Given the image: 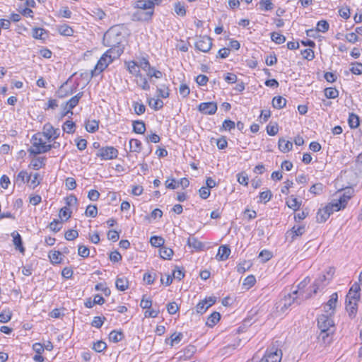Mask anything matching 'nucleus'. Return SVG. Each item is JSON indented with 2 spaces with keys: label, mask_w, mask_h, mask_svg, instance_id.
Returning a JSON list of instances; mask_svg holds the SVG:
<instances>
[{
  "label": "nucleus",
  "mask_w": 362,
  "mask_h": 362,
  "mask_svg": "<svg viewBox=\"0 0 362 362\" xmlns=\"http://www.w3.org/2000/svg\"><path fill=\"white\" fill-rule=\"evenodd\" d=\"M272 256V252L267 250H262L259 255V257L262 258L264 262L269 261Z\"/></svg>",
  "instance_id": "338daca9"
},
{
  "label": "nucleus",
  "mask_w": 362,
  "mask_h": 362,
  "mask_svg": "<svg viewBox=\"0 0 362 362\" xmlns=\"http://www.w3.org/2000/svg\"><path fill=\"white\" fill-rule=\"evenodd\" d=\"M325 95L327 98L334 99L338 97L339 91L335 88H327L325 89Z\"/></svg>",
  "instance_id": "79ce46f5"
},
{
  "label": "nucleus",
  "mask_w": 362,
  "mask_h": 362,
  "mask_svg": "<svg viewBox=\"0 0 362 362\" xmlns=\"http://www.w3.org/2000/svg\"><path fill=\"white\" fill-rule=\"evenodd\" d=\"M274 7V4L271 0H261L259 1V8L262 11H272Z\"/></svg>",
  "instance_id": "4c0bfd02"
},
{
  "label": "nucleus",
  "mask_w": 362,
  "mask_h": 362,
  "mask_svg": "<svg viewBox=\"0 0 362 362\" xmlns=\"http://www.w3.org/2000/svg\"><path fill=\"white\" fill-rule=\"evenodd\" d=\"M199 110L205 115H214L217 111V103L215 102L202 103Z\"/></svg>",
  "instance_id": "f8f14e48"
},
{
  "label": "nucleus",
  "mask_w": 362,
  "mask_h": 362,
  "mask_svg": "<svg viewBox=\"0 0 362 362\" xmlns=\"http://www.w3.org/2000/svg\"><path fill=\"white\" fill-rule=\"evenodd\" d=\"M124 337V333L121 330H112L109 334L110 341L114 343H117L122 341Z\"/></svg>",
  "instance_id": "393cba45"
},
{
  "label": "nucleus",
  "mask_w": 362,
  "mask_h": 362,
  "mask_svg": "<svg viewBox=\"0 0 362 362\" xmlns=\"http://www.w3.org/2000/svg\"><path fill=\"white\" fill-rule=\"evenodd\" d=\"M212 39L206 35L200 36L195 42V47L203 52H208L212 47Z\"/></svg>",
  "instance_id": "0eeeda50"
},
{
  "label": "nucleus",
  "mask_w": 362,
  "mask_h": 362,
  "mask_svg": "<svg viewBox=\"0 0 362 362\" xmlns=\"http://www.w3.org/2000/svg\"><path fill=\"white\" fill-rule=\"evenodd\" d=\"M107 348V344L105 341L100 340L93 343V349L98 353L103 351Z\"/></svg>",
  "instance_id": "5fc2aeb1"
},
{
  "label": "nucleus",
  "mask_w": 362,
  "mask_h": 362,
  "mask_svg": "<svg viewBox=\"0 0 362 362\" xmlns=\"http://www.w3.org/2000/svg\"><path fill=\"white\" fill-rule=\"evenodd\" d=\"M127 70L129 71V73L135 75H138L139 73V65L137 63H136L134 61H131L126 63Z\"/></svg>",
  "instance_id": "ea45409f"
},
{
  "label": "nucleus",
  "mask_w": 362,
  "mask_h": 362,
  "mask_svg": "<svg viewBox=\"0 0 362 362\" xmlns=\"http://www.w3.org/2000/svg\"><path fill=\"white\" fill-rule=\"evenodd\" d=\"M301 54L303 58L308 61L313 60L315 57L314 51L310 48H308L301 51Z\"/></svg>",
  "instance_id": "680f3d73"
},
{
  "label": "nucleus",
  "mask_w": 362,
  "mask_h": 362,
  "mask_svg": "<svg viewBox=\"0 0 362 362\" xmlns=\"http://www.w3.org/2000/svg\"><path fill=\"white\" fill-rule=\"evenodd\" d=\"M85 214L86 216H90L92 218H95L98 214V208L95 205H89L87 206L86 210L85 211Z\"/></svg>",
  "instance_id": "6e6d98bb"
},
{
  "label": "nucleus",
  "mask_w": 362,
  "mask_h": 362,
  "mask_svg": "<svg viewBox=\"0 0 362 362\" xmlns=\"http://www.w3.org/2000/svg\"><path fill=\"white\" fill-rule=\"evenodd\" d=\"M339 192V198L333 199L323 208L324 211L329 213V217L334 211H338L346 207L348 201L352 196L353 189L352 188H348L343 194L341 192Z\"/></svg>",
  "instance_id": "f03ea898"
},
{
  "label": "nucleus",
  "mask_w": 362,
  "mask_h": 362,
  "mask_svg": "<svg viewBox=\"0 0 362 362\" xmlns=\"http://www.w3.org/2000/svg\"><path fill=\"white\" fill-rule=\"evenodd\" d=\"M303 300H302L300 296L293 295V293H288V296H286L283 299V307L281 310H283L284 308L287 309L292 304L296 303L297 305H300Z\"/></svg>",
  "instance_id": "9b49d317"
},
{
  "label": "nucleus",
  "mask_w": 362,
  "mask_h": 362,
  "mask_svg": "<svg viewBox=\"0 0 362 362\" xmlns=\"http://www.w3.org/2000/svg\"><path fill=\"white\" fill-rule=\"evenodd\" d=\"M78 236V232L76 230L71 229L68 230L65 234L64 237L67 240H74Z\"/></svg>",
  "instance_id": "052dcab7"
},
{
  "label": "nucleus",
  "mask_w": 362,
  "mask_h": 362,
  "mask_svg": "<svg viewBox=\"0 0 362 362\" xmlns=\"http://www.w3.org/2000/svg\"><path fill=\"white\" fill-rule=\"evenodd\" d=\"M329 28V25L327 21H320L317 23L316 30L317 32L326 33Z\"/></svg>",
  "instance_id": "a18cd8bd"
},
{
  "label": "nucleus",
  "mask_w": 362,
  "mask_h": 362,
  "mask_svg": "<svg viewBox=\"0 0 362 362\" xmlns=\"http://www.w3.org/2000/svg\"><path fill=\"white\" fill-rule=\"evenodd\" d=\"M153 15V11H147L146 12L138 11L133 13L132 20L136 21H150Z\"/></svg>",
  "instance_id": "2eb2a0df"
},
{
  "label": "nucleus",
  "mask_w": 362,
  "mask_h": 362,
  "mask_svg": "<svg viewBox=\"0 0 362 362\" xmlns=\"http://www.w3.org/2000/svg\"><path fill=\"white\" fill-rule=\"evenodd\" d=\"M75 123L72 121L67 120L64 123L63 130L68 134H73L75 132Z\"/></svg>",
  "instance_id": "37998d69"
},
{
  "label": "nucleus",
  "mask_w": 362,
  "mask_h": 362,
  "mask_svg": "<svg viewBox=\"0 0 362 362\" xmlns=\"http://www.w3.org/2000/svg\"><path fill=\"white\" fill-rule=\"evenodd\" d=\"M45 33V30L41 28H34L32 30V36L35 39H43L42 35Z\"/></svg>",
  "instance_id": "bf43d9fd"
},
{
  "label": "nucleus",
  "mask_w": 362,
  "mask_h": 362,
  "mask_svg": "<svg viewBox=\"0 0 362 362\" xmlns=\"http://www.w3.org/2000/svg\"><path fill=\"white\" fill-rule=\"evenodd\" d=\"M83 95V92L78 93L76 95L70 98L65 104L64 109L66 110L67 107L72 110L78 104L80 99L82 98Z\"/></svg>",
  "instance_id": "6ab92c4d"
},
{
  "label": "nucleus",
  "mask_w": 362,
  "mask_h": 362,
  "mask_svg": "<svg viewBox=\"0 0 362 362\" xmlns=\"http://www.w3.org/2000/svg\"><path fill=\"white\" fill-rule=\"evenodd\" d=\"M42 130L43 135L48 141L51 139L55 140L60 135L59 129L54 128L53 126L49 123L45 124Z\"/></svg>",
  "instance_id": "1a4fd4ad"
},
{
  "label": "nucleus",
  "mask_w": 362,
  "mask_h": 362,
  "mask_svg": "<svg viewBox=\"0 0 362 362\" xmlns=\"http://www.w3.org/2000/svg\"><path fill=\"white\" fill-rule=\"evenodd\" d=\"M230 254V247L226 245H221L218 248V253L216 255V259L218 261H225L228 258Z\"/></svg>",
  "instance_id": "a211bd4d"
},
{
  "label": "nucleus",
  "mask_w": 362,
  "mask_h": 362,
  "mask_svg": "<svg viewBox=\"0 0 362 362\" xmlns=\"http://www.w3.org/2000/svg\"><path fill=\"white\" fill-rule=\"evenodd\" d=\"M301 203V201H298L294 195L290 196L286 202V205L295 211L299 209Z\"/></svg>",
  "instance_id": "aec40b11"
},
{
  "label": "nucleus",
  "mask_w": 362,
  "mask_h": 362,
  "mask_svg": "<svg viewBox=\"0 0 362 362\" xmlns=\"http://www.w3.org/2000/svg\"><path fill=\"white\" fill-rule=\"evenodd\" d=\"M146 131V125L145 123L141 120H136L133 122V132L142 134Z\"/></svg>",
  "instance_id": "bb28decb"
},
{
  "label": "nucleus",
  "mask_w": 362,
  "mask_h": 362,
  "mask_svg": "<svg viewBox=\"0 0 362 362\" xmlns=\"http://www.w3.org/2000/svg\"><path fill=\"white\" fill-rule=\"evenodd\" d=\"M329 218V213L320 209L317 213L316 219L318 223H325Z\"/></svg>",
  "instance_id": "e433bc0d"
},
{
  "label": "nucleus",
  "mask_w": 362,
  "mask_h": 362,
  "mask_svg": "<svg viewBox=\"0 0 362 362\" xmlns=\"http://www.w3.org/2000/svg\"><path fill=\"white\" fill-rule=\"evenodd\" d=\"M305 233V226H293L291 230H288L286 233V238L292 243L296 237L302 235Z\"/></svg>",
  "instance_id": "4468645a"
},
{
  "label": "nucleus",
  "mask_w": 362,
  "mask_h": 362,
  "mask_svg": "<svg viewBox=\"0 0 362 362\" xmlns=\"http://www.w3.org/2000/svg\"><path fill=\"white\" fill-rule=\"evenodd\" d=\"M348 122L351 129L357 128L359 126V117L354 113L349 114Z\"/></svg>",
  "instance_id": "c9c22d12"
},
{
  "label": "nucleus",
  "mask_w": 362,
  "mask_h": 362,
  "mask_svg": "<svg viewBox=\"0 0 362 362\" xmlns=\"http://www.w3.org/2000/svg\"><path fill=\"white\" fill-rule=\"evenodd\" d=\"M272 106L276 109H282L286 105V100L282 96H276L272 99Z\"/></svg>",
  "instance_id": "a878e982"
},
{
  "label": "nucleus",
  "mask_w": 362,
  "mask_h": 362,
  "mask_svg": "<svg viewBox=\"0 0 362 362\" xmlns=\"http://www.w3.org/2000/svg\"><path fill=\"white\" fill-rule=\"evenodd\" d=\"M272 197V193L270 190H266L259 194V201L264 203L268 202Z\"/></svg>",
  "instance_id": "13d9d810"
},
{
  "label": "nucleus",
  "mask_w": 362,
  "mask_h": 362,
  "mask_svg": "<svg viewBox=\"0 0 362 362\" xmlns=\"http://www.w3.org/2000/svg\"><path fill=\"white\" fill-rule=\"evenodd\" d=\"M282 358L281 350L276 349L267 352L262 358V362H280Z\"/></svg>",
  "instance_id": "ddd939ff"
},
{
  "label": "nucleus",
  "mask_w": 362,
  "mask_h": 362,
  "mask_svg": "<svg viewBox=\"0 0 362 362\" xmlns=\"http://www.w3.org/2000/svg\"><path fill=\"white\" fill-rule=\"evenodd\" d=\"M360 290V287L358 285H354L349 290V293L347 295V298L351 296V298L353 300H356L359 298L358 291Z\"/></svg>",
  "instance_id": "de8ad7c7"
},
{
  "label": "nucleus",
  "mask_w": 362,
  "mask_h": 362,
  "mask_svg": "<svg viewBox=\"0 0 362 362\" xmlns=\"http://www.w3.org/2000/svg\"><path fill=\"white\" fill-rule=\"evenodd\" d=\"M183 334L180 332L176 334L173 333L170 338L165 339V343L170 344V346H173L175 344H178L182 339Z\"/></svg>",
  "instance_id": "c85d7f7f"
},
{
  "label": "nucleus",
  "mask_w": 362,
  "mask_h": 362,
  "mask_svg": "<svg viewBox=\"0 0 362 362\" xmlns=\"http://www.w3.org/2000/svg\"><path fill=\"white\" fill-rule=\"evenodd\" d=\"M139 69L141 68L143 70L146 71H151V66L149 64V62L146 58H142L139 60Z\"/></svg>",
  "instance_id": "69168bd1"
},
{
  "label": "nucleus",
  "mask_w": 362,
  "mask_h": 362,
  "mask_svg": "<svg viewBox=\"0 0 362 362\" xmlns=\"http://www.w3.org/2000/svg\"><path fill=\"white\" fill-rule=\"evenodd\" d=\"M129 148L131 152L139 153L141 151V143L139 140L132 139L129 141Z\"/></svg>",
  "instance_id": "7c9ffc66"
},
{
  "label": "nucleus",
  "mask_w": 362,
  "mask_h": 362,
  "mask_svg": "<svg viewBox=\"0 0 362 362\" xmlns=\"http://www.w3.org/2000/svg\"><path fill=\"white\" fill-rule=\"evenodd\" d=\"M310 278L306 277L301 282H300L297 286V289L292 291L293 295L300 296V298L303 300L310 298L312 296L311 293H306L305 292V288L310 283Z\"/></svg>",
  "instance_id": "6e6552de"
},
{
  "label": "nucleus",
  "mask_w": 362,
  "mask_h": 362,
  "mask_svg": "<svg viewBox=\"0 0 362 362\" xmlns=\"http://www.w3.org/2000/svg\"><path fill=\"white\" fill-rule=\"evenodd\" d=\"M187 245L197 250H202L204 244L194 237H189L187 240Z\"/></svg>",
  "instance_id": "cd10ccee"
},
{
  "label": "nucleus",
  "mask_w": 362,
  "mask_h": 362,
  "mask_svg": "<svg viewBox=\"0 0 362 362\" xmlns=\"http://www.w3.org/2000/svg\"><path fill=\"white\" fill-rule=\"evenodd\" d=\"M13 236V242L16 247V249L18 250L21 252L23 253L25 251V248L23 246V241L21 236L17 232H13L12 233Z\"/></svg>",
  "instance_id": "4be33fe9"
},
{
  "label": "nucleus",
  "mask_w": 362,
  "mask_h": 362,
  "mask_svg": "<svg viewBox=\"0 0 362 362\" xmlns=\"http://www.w3.org/2000/svg\"><path fill=\"white\" fill-rule=\"evenodd\" d=\"M85 127L87 132L94 133L99 129L98 122L96 120L88 121Z\"/></svg>",
  "instance_id": "f704fd0d"
},
{
  "label": "nucleus",
  "mask_w": 362,
  "mask_h": 362,
  "mask_svg": "<svg viewBox=\"0 0 362 362\" xmlns=\"http://www.w3.org/2000/svg\"><path fill=\"white\" fill-rule=\"evenodd\" d=\"M324 185L322 183H316L313 185L310 188V192L315 194L319 195L323 192Z\"/></svg>",
  "instance_id": "a19ab883"
},
{
  "label": "nucleus",
  "mask_w": 362,
  "mask_h": 362,
  "mask_svg": "<svg viewBox=\"0 0 362 362\" xmlns=\"http://www.w3.org/2000/svg\"><path fill=\"white\" fill-rule=\"evenodd\" d=\"M116 288L121 291H124L129 287V282L125 277H117L115 282Z\"/></svg>",
  "instance_id": "b1692460"
},
{
  "label": "nucleus",
  "mask_w": 362,
  "mask_h": 362,
  "mask_svg": "<svg viewBox=\"0 0 362 362\" xmlns=\"http://www.w3.org/2000/svg\"><path fill=\"white\" fill-rule=\"evenodd\" d=\"M62 253L59 251L51 252L49 254V258L52 263L58 264L62 262Z\"/></svg>",
  "instance_id": "49530a36"
},
{
  "label": "nucleus",
  "mask_w": 362,
  "mask_h": 362,
  "mask_svg": "<svg viewBox=\"0 0 362 362\" xmlns=\"http://www.w3.org/2000/svg\"><path fill=\"white\" fill-rule=\"evenodd\" d=\"M58 31L61 35L65 36H71L74 33L73 29L66 24L59 25Z\"/></svg>",
  "instance_id": "72a5a7b5"
},
{
  "label": "nucleus",
  "mask_w": 362,
  "mask_h": 362,
  "mask_svg": "<svg viewBox=\"0 0 362 362\" xmlns=\"http://www.w3.org/2000/svg\"><path fill=\"white\" fill-rule=\"evenodd\" d=\"M293 148V144L289 141H286L281 138L279 140V148L281 152L286 153L290 151Z\"/></svg>",
  "instance_id": "5701e85b"
},
{
  "label": "nucleus",
  "mask_w": 362,
  "mask_h": 362,
  "mask_svg": "<svg viewBox=\"0 0 362 362\" xmlns=\"http://www.w3.org/2000/svg\"><path fill=\"white\" fill-rule=\"evenodd\" d=\"M65 185L69 190L74 189L77 186L76 182L73 177H67L65 181Z\"/></svg>",
  "instance_id": "774afa93"
},
{
  "label": "nucleus",
  "mask_w": 362,
  "mask_h": 362,
  "mask_svg": "<svg viewBox=\"0 0 362 362\" xmlns=\"http://www.w3.org/2000/svg\"><path fill=\"white\" fill-rule=\"evenodd\" d=\"M173 277L178 279L179 281L185 277V272L183 269H180L179 267H175V269L173 272Z\"/></svg>",
  "instance_id": "e2e57ef3"
},
{
  "label": "nucleus",
  "mask_w": 362,
  "mask_h": 362,
  "mask_svg": "<svg viewBox=\"0 0 362 362\" xmlns=\"http://www.w3.org/2000/svg\"><path fill=\"white\" fill-rule=\"evenodd\" d=\"M150 243L153 247H161L163 246L165 240L160 236L154 235L151 238Z\"/></svg>",
  "instance_id": "58836bf2"
},
{
  "label": "nucleus",
  "mask_w": 362,
  "mask_h": 362,
  "mask_svg": "<svg viewBox=\"0 0 362 362\" xmlns=\"http://www.w3.org/2000/svg\"><path fill=\"white\" fill-rule=\"evenodd\" d=\"M31 179V175H28V173L25 170H21L17 175L16 181H21V183H25V180L28 182Z\"/></svg>",
  "instance_id": "09e8293b"
},
{
  "label": "nucleus",
  "mask_w": 362,
  "mask_h": 362,
  "mask_svg": "<svg viewBox=\"0 0 362 362\" xmlns=\"http://www.w3.org/2000/svg\"><path fill=\"white\" fill-rule=\"evenodd\" d=\"M159 252L160 257L164 259H170L171 257L173 255V250L165 246H162L160 248Z\"/></svg>",
  "instance_id": "473e14b6"
},
{
  "label": "nucleus",
  "mask_w": 362,
  "mask_h": 362,
  "mask_svg": "<svg viewBox=\"0 0 362 362\" xmlns=\"http://www.w3.org/2000/svg\"><path fill=\"white\" fill-rule=\"evenodd\" d=\"M346 303H347V301H346ZM356 306H357V304H356V301L353 303L351 300H349V303H346V309L349 312L350 316L355 315V314L356 313V310H357Z\"/></svg>",
  "instance_id": "8fccbe9b"
},
{
  "label": "nucleus",
  "mask_w": 362,
  "mask_h": 362,
  "mask_svg": "<svg viewBox=\"0 0 362 362\" xmlns=\"http://www.w3.org/2000/svg\"><path fill=\"white\" fill-rule=\"evenodd\" d=\"M221 318V315L218 312H214L207 318L206 325L209 327H214Z\"/></svg>",
  "instance_id": "c756f323"
},
{
  "label": "nucleus",
  "mask_w": 362,
  "mask_h": 362,
  "mask_svg": "<svg viewBox=\"0 0 362 362\" xmlns=\"http://www.w3.org/2000/svg\"><path fill=\"white\" fill-rule=\"evenodd\" d=\"M31 141L33 146L28 150V152L31 154L37 155L46 153L51 150V146L43 141L40 133L34 134L32 137Z\"/></svg>",
  "instance_id": "7ed1b4c3"
},
{
  "label": "nucleus",
  "mask_w": 362,
  "mask_h": 362,
  "mask_svg": "<svg viewBox=\"0 0 362 362\" xmlns=\"http://www.w3.org/2000/svg\"><path fill=\"white\" fill-rule=\"evenodd\" d=\"M333 273L334 272H333L332 269H329V272H327V275L329 276V278H327L325 274H322L315 281V282L313 283V284L312 286L313 288V293L314 294L317 293V290L320 288V286H324L326 285V284H325V282L327 280H329L332 278Z\"/></svg>",
  "instance_id": "9d476101"
},
{
  "label": "nucleus",
  "mask_w": 362,
  "mask_h": 362,
  "mask_svg": "<svg viewBox=\"0 0 362 362\" xmlns=\"http://www.w3.org/2000/svg\"><path fill=\"white\" fill-rule=\"evenodd\" d=\"M62 221H59L57 219H54L53 221H52L48 227L49 229L55 233L59 231L62 228Z\"/></svg>",
  "instance_id": "3c124183"
},
{
  "label": "nucleus",
  "mask_w": 362,
  "mask_h": 362,
  "mask_svg": "<svg viewBox=\"0 0 362 362\" xmlns=\"http://www.w3.org/2000/svg\"><path fill=\"white\" fill-rule=\"evenodd\" d=\"M133 6L134 8L153 11H154V4L149 0H137L134 2Z\"/></svg>",
  "instance_id": "dca6fc26"
},
{
  "label": "nucleus",
  "mask_w": 362,
  "mask_h": 362,
  "mask_svg": "<svg viewBox=\"0 0 362 362\" xmlns=\"http://www.w3.org/2000/svg\"><path fill=\"white\" fill-rule=\"evenodd\" d=\"M112 53H107L106 51L98 60L93 70L91 71L92 76L101 73L107 66L117 57H112Z\"/></svg>",
  "instance_id": "20e7f679"
},
{
  "label": "nucleus",
  "mask_w": 362,
  "mask_h": 362,
  "mask_svg": "<svg viewBox=\"0 0 362 362\" xmlns=\"http://www.w3.org/2000/svg\"><path fill=\"white\" fill-rule=\"evenodd\" d=\"M133 107H134V112L137 115H141L144 114L146 111V106L143 103H140L139 102H134L133 103Z\"/></svg>",
  "instance_id": "603ef678"
},
{
  "label": "nucleus",
  "mask_w": 362,
  "mask_h": 362,
  "mask_svg": "<svg viewBox=\"0 0 362 362\" xmlns=\"http://www.w3.org/2000/svg\"><path fill=\"white\" fill-rule=\"evenodd\" d=\"M352 66L350 69V71L352 74L356 75H360L362 74V63L361 62H354L351 64Z\"/></svg>",
  "instance_id": "4d7b16f0"
},
{
  "label": "nucleus",
  "mask_w": 362,
  "mask_h": 362,
  "mask_svg": "<svg viewBox=\"0 0 362 362\" xmlns=\"http://www.w3.org/2000/svg\"><path fill=\"white\" fill-rule=\"evenodd\" d=\"M334 331L320 330L318 339L319 340H322L323 344L326 346L332 342V335Z\"/></svg>",
  "instance_id": "412c9836"
},
{
  "label": "nucleus",
  "mask_w": 362,
  "mask_h": 362,
  "mask_svg": "<svg viewBox=\"0 0 362 362\" xmlns=\"http://www.w3.org/2000/svg\"><path fill=\"white\" fill-rule=\"evenodd\" d=\"M209 308V305H207V302L203 300L198 303L196 306V310L198 313L203 314Z\"/></svg>",
  "instance_id": "864d4df0"
},
{
  "label": "nucleus",
  "mask_w": 362,
  "mask_h": 362,
  "mask_svg": "<svg viewBox=\"0 0 362 362\" xmlns=\"http://www.w3.org/2000/svg\"><path fill=\"white\" fill-rule=\"evenodd\" d=\"M105 320H106V318L105 317H101L99 316H95V317H94V318L91 322V325L96 328H100Z\"/></svg>",
  "instance_id": "0e129e2a"
},
{
  "label": "nucleus",
  "mask_w": 362,
  "mask_h": 362,
  "mask_svg": "<svg viewBox=\"0 0 362 362\" xmlns=\"http://www.w3.org/2000/svg\"><path fill=\"white\" fill-rule=\"evenodd\" d=\"M338 300V294L337 293H334L331 295L329 300L328 302L324 305V310L326 313H329V310H332V312L329 313L331 315L334 313L336 304L337 303Z\"/></svg>",
  "instance_id": "f3484780"
},
{
  "label": "nucleus",
  "mask_w": 362,
  "mask_h": 362,
  "mask_svg": "<svg viewBox=\"0 0 362 362\" xmlns=\"http://www.w3.org/2000/svg\"><path fill=\"white\" fill-rule=\"evenodd\" d=\"M317 326L320 330L334 331L333 320L327 315H321L317 318Z\"/></svg>",
  "instance_id": "423d86ee"
},
{
  "label": "nucleus",
  "mask_w": 362,
  "mask_h": 362,
  "mask_svg": "<svg viewBox=\"0 0 362 362\" xmlns=\"http://www.w3.org/2000/svg\"><path fill=\"white\" fill-rule=\"evenodd\" d=\"M123 35L117 28H110L103 35V43L109 47L107 53H112V57H119L123 52L122 45Z\"/></svg>",
  "instance_id": "f257e3e1"
},
{
  "label": "nucleus",
  "mask_w": 362,
  "mask_h": 362,
  "mask_svg": "<svg viewBox=\"0 0 362 362\" xmlns=\"http://www.w3.org/2000/svg\"><path fill=\"white\" fill-rule=\"evenodd\" d=\"M174 11L177 16H185L186 15L185 4L180 1H177L174 4Z\"/></svg>",
  "instance_id": "2f4dec72"
},
{
  "label": "nucleus",
  "mask_w": 362,
  "mask_h": 362,
  "mask_svg": "<svg viewBox=\"0 0 362 362\" xmlns=\"http://www.w3.org/2000/svg\"><path fill=\"white\" fill-rule=\"evenodd\" d=\"M118 151L113 146H105L98 149L96 156L101 160H112L118 156Z\"/></svg>",
  "instance_id": "39448f33"
},
{
  "label": "nucleus",
  "mask_w": 362,
  "mask_h": 362,
  "mask_svg": "<svg viewBox=\"0 0 362 362\" xmlns=\"http://www.w3.org/2000/svg\"><path fill=\"white\" fill-rule=\"evenodd\" d=\"M271 38L273 42L278 45H281L286 41L285 36L276 32H273L271 33Z\"/></svg>",
  "instance_id": "c03bdc74"
}]
</instances>
